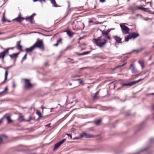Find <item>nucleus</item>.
<instances>
[{
  "label": "nucleus",
  "mask_w": 154,
  "mask_h": 154,
  "mask_svg": "<svg viewBox=\"0 0 154 154\" xmlns=\"http://www.w3.org/2000/svg\"><path fill=\"white\" fill-rule=\"evenodd\" d=\"M93 42L100 47L103 46L107 42L106 39L103 38L102 36L98 37L97 39H93Z\"/></svg>",
  "instance_id": "f257e3e1"
},
{
  "label": "nucleus",
  "mask_w": 154,
  "mask_h": 154,
  "mask_svg": "<svg viewBox=\"0 0 154 154\" xmlns=\"http://www.w3.org/2000/svg\"><path fill=\"white\" fill-rule=\"evenodd\" d=\"M72 25V29L76 31L82 30L84 28V25L83 23L78 22L76 20L73 22Z\"/></svg>",
  "instance_id": "f03ea898"
},
{
  "label": "nucleus",
  "mask_w": 154,
  "mask_h": 154,
  "mask_svg": "<svg viewBox=\"0 0 154 154\" xmlns=\"http://www.w3.org/2000/svg\"><path fill=\"white\" fill-rule=\"evenodd\" d=\"M120 26L123 34H125L129 33L130 29L128 27L125 26L124 23H121L120 24Z\"/></svg>",
  "instance_id": "7ed1b4c3"
},
{
  "label": "nucleus",
  "mask_w": 154,
  "mask_h": 154,
  "mask_svg": "<svg viewBox=\"0 0 154 154\" xmlns=\"http://www.w3.org/2000/svg\"><path fill=\"white\" fill-rule=\"evenodd\" d=\"M35 49L36 48H38L40 49L43 48V45L42 41V40H38L33 45Z\"/></svg>",
  "instance_id": "20e7f679"
},
{
  "label": "nucleus",
  "mask_w": 154,
  "mask_h": 154,
  "mask_svg": "<svg viewBox=\"0 0 154 154\" xmlns=\"http://www.w3.org/2000/svg\"><path fill=\"white\" fill-rule=\"evenodd\" d=\"M144 79V78H143V79H139V80H137V81L132 82H129V83H123V84H122V86H132L133 85H135L136 83H137L141 81Z\"/></svg>",
  "instance_id": "39448f33"
},
{
  "label": "nucleus",
  "mask_w": 154,
  "mask_h": 154,
  "mask_svg": "<svg viewBox=\"0 0 154 154\" xmlns=\"http://www.w3.org/2000/svg\"><path fill=\"white\" fill-rule=\"evenodd\" d=\"M80 136L81 138L83 137H85L86 138H94L95 137L94 135H93L88 134L85 132L81 134L80 135Z\"/></svg>",
  "instance_id": "423d86ee"
},
{
  "label": "nucleus",
  "mask_w": 154,
  "mask_h": 154,
  "mask_svg": "<svg viewBox=\"0 0 154 154\" xmlns=\"http://www.w3.org/2000/svg\"><path fill=\"white\" fill-rule=\"evenodd\" d=\"M24 80L25 82L24 88H29L32 86V85L30 83V80H29L25 79Z\"/></svg>",
  "instance_id": "0eeeda50"
},
{
  "label": "nucleus",
  "mask_w": 154,
  "mask_h": 154,
  "mask_svg": "<svg viewBox=\"0 0 154 154\" xmlns=\"http://www.w3.org/2000/svg\"><path fill=\"white\" fill-rule=\"evenodd\" d=\"M66 140V139H64L56 143L54 146V149H56L59 147Z\"/></svg>",
  "instance_id": "6e6552de"
},
{
  "label": "nucleus",
  "mask_w": 154,
  "mask_h": 154,
  "mask_svg": "<svg viewBox=\"0 0 154 154\" xmlns=\"http://www.w3.org/2000/svg\"><path fill=\"white\" fill-rule=\"evenodd\" d=\"M129 34L131 39L133 38L134 39L139 36V35L138 33L135 32L131 33Z\"/></svg>",
  "instance_id": "1a4fd4ad"
},
{
  "label": "nucleus",
  "mask_w": 154,
  "mask_h": 154,
  "mask_svg": "<svg viewBox=\"0 0 154 154\" xmlns=\"http://www.w3.org/2000/svg\"><path fill=\"white\" fill-rule=\"evenodd\" d=\"M19 54V53H14L12 54L9 55V56L11 57V59H14L17 58L18 57V56Z\"/></svg>",
  "instance_id": "9d476101"
},
{
  "label": "nucleus",
  "mask_w": 154,
  "mask_h": 154,
  "mask_svg": "<svg viewBox=\"0 0 154 154\" xmlns=\"http://www.w3.org/2000/svg\"><path fill=\"white\" fill-rule=\"evenodd\" d=\"M130 69H131L132 72L133 73H136L137 72V71L134 67V65L133 64L131 65L130 67Z\"/></svg>",
  "instance_id": "9b49d317"
},
{
  "label": "nucleus",
  "mask_w": 154,
  "mask_h": 154,
  "mask_svg": "<svg viewBox=\"0 0 154 154\" xmlns=\"http://www.w3.org/2000/svg\"><path fill=\"white\" fill-rule=\"evenodd\" d=\"M114 38L117 43H121L122 42V38L120 37L115 36H114Z\"/></svg>",
  "instance_id": "f8f14e48"
},
{
  "label": "nucleus",
  "mask_w": 154,
  "mask_h": 154,
  "mask_svg": "<svg viewBox=\"0 0 154 154\" xmlns=\"http://www.w3.org/2000/svg\"><path fill=\"white\" fill-rule=\"evenodd\" d=\"M7 55L5 51H4L0 53V59L2 58L3 59L6 55Z\"/></svg>",
  "instance_id": "ddd939ff"
},
{
  "label": "nucleus",
  "mask_w": 154,
  "mask_h": 154,
  "mask_svg": "<svg viewBox=\"0 0 154 154\" xmlns=\"http://www.w3.org/2000/svg\"><path fill=\"white\" fill-rule=\"evenodd\" d=\"M35 49L34 48V45H32V46L31 47L29 48H26V51L28 52H29L30 51H32L33 50H34Z\"/></svg>",
  "instance_id": "4468645a"
},
{
  "label": "nucleus",
  "mask_w": 154,
  "mask_h": 154,
  "mask_svg": "<svg viewBox=\"0 0 154 154\" xmlns=\"http://www.w3.org/2000/svg\"><path fill=\"white\" fill-rule=\"evenodd\" d=\"M20 41L18 42V43L17 45V47L18 49L20 50L21 51H23L22 46L21 45H20Z\"/></svg>",
  "instance_id": "2eb2a0df"
},
{
  "label": "nucleus",
  "mask_w": 154,
  "mask_h": 154,
  "mask_svg": "<svg viewBox=\"0 0 154 154\" xmlns=\"http://www.w3.org/2000/svg\"><path fill=\"white\" fill-rule=\"evenodd\" d=\"M51 3L52 4L53 6L55 7H58V6L55 0H50Z\"/></svg>",
  "instance_id": "dca6fc26"
},
{
  "label": "nucleus",
  "mask_w": 154,
  "mask_h": 154,
  "mask_svg": "<svg viewBox=\"0 0 154 154\" xmlns=\"http://www.w3.org/2000/svg\"><path fill=\"white\" fill-rule=\"evenodd\" d=\"M25 19L26 20L29 21L31 23H33V18L32 16H30L28 17H26Z\"/></svg>",
  "instance_id": "f3484780"
},
{
  "label": "nucleus",
  "mask_w": 154,
  "mask_h": 154,
  "mask_svg": "<svg viewBox=\"0 0 154 154\" xmlns=\"http://www.w3.org/2000/svg\"><path fill=\"white\" fill-rule=\"evenodd\" d=\"M100 31L101 32L102 35L103 36H105L107 34H108V32L109 31H106L105 30H100Z\"/></svg>",
  "instance_id": "a211bd4d"
},
{
  "label": "nucleus",
  "mask_w": 154,
  "mask_h": 154,
  "mask_svg": "<svg viewBox=\"0 0 154 154\" xmlns=\"http://www.w3.org/2000/svg\"><path fill=\"white\" fill-rule=\"evenodd\" d=\"M24 19L25 18H24L19 16L16 18L15 20H16L17 21L20 22L22 20H24Z\"/></svg>",
  "instance_id": "6ab92c4d"
},
{
  "label": "nucleus",
  "mask_w": 154,
  "mask_h": 154,
  "mask_svg": "<svg viewBox=\"0 0 154 154\" xmlns=\"http://www.w3.org/2000/svg\"><path fill=\"white\" fill-rule=\"evenodd\" d=\"M8 75V71L7 70L5 72V80L4 81L2 82V83H3L5 82L7 80V79Z\"/></svg>",
  "instance_id": "aec40b11"
},
{
  "label": "nucleus",
  "mask_w": 154,
  "mask_h": 154,
  "mask_svg": "<svg viewBox=\"0 0 154 154\" xmlns=\"http://www.w3.org/2000/svg\"><path fill=\"white\" fill-rule=\"evenodd\" d=\"M18 120L19 122H22L24 120V119L23 118V116H22L20 115L19 117Z\"/></svg>",
  "instance_id": "412c9836"
},
{
  "label": "nucleus",
  "mask_w": 154,
  "mask_h": 154,
  "mask_svg": "<svg viewBox=\"0 0 154 154\" xmlns=\"http://www.w3.org/2000/svg\"><path fill=\"white\" fill-rule=\"evenodd\" d=\"M14 48V47L9 48L6 49L5 50V51L6 53H7V55H8L9 54V50L10 49H13Z\"/></svg>",
  "instance_id": "4be33fe9"
},
{
  "label": "nucleus",
  "mask_w": 154,
  "mask_h": 154,
  "mask_svg": "<svg viewBox=\"0 0 154 154\" xmlns=\"http://www.w3.org/2000/svg\"><path fill=\"white\" fill-rule=\"evenodd\" d=\"M6 118L8 121V123L12 122L13 121L10 118L9 116L6 117Z\"/></svg>",
  "instance_id": "5701e85b"
},
{
  "label": "nucleus",
  "mask_w": 154,
  "mask_h": 154,
  "mask_svg": "<svg viewBox=\"0 0 154 154\" xmlns=\"http://www.w3.org/2000/svg\"><path fill=\"white\" fill-rule=\"evenodd\" d=\"M99 93V91H97L94 96V99H96L98 97V95Z\"/></svg>",
  "instance_id": "b1692460"
},
{
  "label": "nucleus",
  "mask_w": 154,
  "mask_h": 154,
  "mask_svg": "<svg viewBox=\"0 0 154 154\" xmlns=\"http://www.w3.org/2000/svg\"><path fill=\"white\" fill-rule=\"evenodd\" d=\"M130 39H131L130 36L129 34L127 37H125V42H128V41Z\"/></svg>",
  "instance_id": "393cba45"
},
{
  "label": "nucleus",
  "mask_w": 154,
  "mask_h": 154,
  "mask_svg": "<svg viewBox=\"0 0 154 154\" xmlns=\"http://www.w3.org/2000/svg\"><path fill=\"white\" fill-rule=\"evenodd\" d=\"M105 37L109 40H110L111 38L110 35L109 34L105 35Z\"/></svg>",
  "instance_id": "a878e982"
},
{
  "label": "nucleus",
  "mask_w": 154,
  "mask_h": 154,
  "mask_svg": "<svg viewBox=\"0 0 154 154\" xmlns=\"http://www.w3.org/2000/svg\"><path fill=\"white\" fill-rule=\"evenodd\" d=\"M90 52H91L90 51L85 52H83V53L79 54V55H86V54H89V53H90Z\"/></svg>",
  "instance_id": "bb28decb"
},
{
  "label": "nucleus",
  "mask_w": 154,
  "mask_h": 154,
  "mask_svg": "<svg viewBox=\"0 0 154 154\" xmlns=\"http://www.w3.org/2000/svg\"><path fill=\"white\" fill-rule=\"evenodd\" d=\"M142 50V48H141L140 49H138L137 50H134L132 51V52H136L137 53H138L140 52Z\"/></svg>",
  "instance_id": "cd10ccee"
},
{
  "label": "nucleus",
  "mask_w": 154,
  "mask_h": 154,
  "mask_svg": "<svg viewBox=\"0 0 154 154\" xmlns=\"http://www.w3.org/2000/svg\"><path fill=\"white\" fill-rule=\"evenodd\" d=\"M67 34L69 37H72L73 35V34L71 32L69 31L67 32Z\"/></svg>",
  "instance_id": "c85d7f7f"
},
{
  "label": "nucleus",
  "mask_w": 154,
  "mask_h": 154,
  "mask_svg": "<svg viewBox=\"0 0 154 154\" xmlns=\"http://www.w3.org/2000/svg\"><path fill=\"white\" fill-rule=\"evenodd\" d=\"M101 122V119L98 120L95 122V124L96 125H98L100 122Z\"/></svg>",
  "instance_id": "c756f323"
},
{
  "label": "nucleus",
  "mask_w": 154,
  "mask_h": 154,
  "mask_svg": "<svg viewBox=\"0 0 154 154\" xmlns=\"http://www.w3.org/2000/svg\"><path fill=\"white\" fill-rule=\"evenodd\" d=\"M80 77V75H78L74 74L73 75H72L71 77L73 78H76V77Z\"/></svg>",
  "instance_id": "7c9ffc66"
},
{
  "label": "nucleus",
  "mask_w": 154,
  "mask_h": 154,
  "mask_svg": "<svg viewBox=\"0 0 154 154\" xmlns=\"http://www.w3.org/2000/svg\"><path fill=\"white\" fill-rule=\"evenodd\" d=\"M137 8L138 9H141V10H142L144 11H145L146 10V8H143V7H138V6L137 7Z\"/></svg>",
  "instance_id": "2f4dec72"
},
{
  "label": "nucleus",
  "mask_w": 154,
  "mask_h": 154,
  "mask_svg": "<svg viewBox=\"0 0 154 154\" xmlns=\"http://www.w3.org/2000/svg\"><path fill=\"white\" fill-rule=\"evenodd\" d=\"M78 80L79 81V83L80 84H83V81L81 79H78Z\"/></svg>",
  "instance_id": "473e14b6"
},
{
  "label": "nucleus",
  "mask_w": 154,
  "mask_h": 154,
  "mask_svg": "<svg viewBox=\"0 0 154 154\" xmlns=\"http://www.w3.org/2000/svg\"><path fill=\"white\" fill-rule=\"evenodd\" d=\"M36 114L39 116V117H41L42 116L41 113L39 111H37L36 112Z\"/></svg>",
  "instance_id": "72a5a7b5"
},
{
  "label": "nucleus",
  "mask_w": 154,
  "mask_h": 154,
  "mask_svg": "<svg viewBox=\"0 0 154 154\" xmlns=\"http://www.w3.org/2000/svg\"><path fill=\"white\" fill-rule=\"evenodd\" d=\"M62 39L61 38H59L57 41V42L59 44L61 43Z\"/></svg>",
  "instance_id": "f704fd0d"
},
{
  "label": "nucleus",
  "mask_w": 154,
  "mask_h": 154,
  "mask_svg": "<svg viewBox=\"0 0 154 154\" xmlns=\"http://www.w3.org/2000/svg\"><path fill=\"white\" fill-rule=\"evenodd\" d=\"M7 20L5 18V16L3 15V18H2V21L3 22H5Z\"/></svg>",
  "instance_id": "c9c22d12"
},
{
  "label": "nucleus",
  "mask_w": 154,
  "mask_h": 154,
  "mask_svg": "<svg viewBox=\"0 0 154 154\" xmlns=\"http://www.w3.org/2000/svg\"><path fill=\"white\" fill-rule=\"evenodd\" d=\"M5 117V116H4L2 118L0 119V125L3 122V119H4V118Z\"/></svg>",
  "instance_id": "e433bc0d"
},
{
  "label": "nucleus",
  "mask_w": 154,
  "mask_h": 154,
  "mask_svg": "<svg viewBox=\"0 0 154 154\" xmlns=\"http://www.w3.org/2000/svg\"><path fill=\"white\" fill-rule=\"evenodd\" d=\"M125 64H123V65H120V66H117V67H115V68H114V69H117V68H118V67H121L123 66H124L125 65Z\"/></svg>",
  "instance_id": "4c0bfd02"
},
{
  "label": "nucleus",
  "mask_w": 154,
  "mask_h": 154,
  "mask_svg": "<svg viewBox=\"0 0 154 154\" xmlns=\"http://www.w3.org/2000/svg\"><path fill=\"white\" fill-rule=\"evenodd\" d=\"M4 91H2L0 92V97L3 96L4 95Z\"/></svg>",
  "instance_id": "58836bf2"
},
{
  "label": "nucleus",
  "mask_w": 154,
  "mask_h": 154,
  "mask_svg": "<svg viewBox=\"0 0 154 154\" xmlns=\"http://www.w3.org/2000/svg\"><path fill=\"white\" fill-rule=\"evenodd\" d=\"M27 54H26L22 58V60H24L26 58Z\"/></svg>",
  "instance_id": "ea45409f"
},
{
  "label": "nucleus",
  "mask_w": 154,
  "mask_h": 154,
  "mask_svg": "<svg viewBox=\"0 0 154 154\" xmlns=\"http://www.w3.org/2000/svg\"><path fill=\"white\" fill-rule=\"evenodd\" d=\"M33 1L34 2H36L38 1H40L41 2H42V1H45V0H33Z\"/></svg>",
  "instance_id": "a19ab883"
},
{
  "label": "nucleus",
  "mask_w": 154,
  "mask_h": 154,
  "mask_svg": "<svg viewBox=\"0 0 154 154\" xmlns=\"http://www.w3.org/2000/svg\"><path fill=\"white\" fill-rule=\"evenodd\" d=\"M51 124V123H49V124H48L47 125H45V127H48V128L49 127H50V125Z\"/></svg>",
  "instance_id": "79ce46f5"
},
{
  "label": "nucleus",
  "mask_w": 154,
  "mask_h": 154,
  "mask_svg": "<svg viewBox=\"0 0 154 154\" xmlns=\"http://www.w3.org/2000/svg\"><path fill=\"white\" fill-rule=\"evenodd\" d=\"M16 84L14 82H13V88H15L16 87Z\"/></svg>",
  "instance_id": "37998d69"
},
{
  "label": "nucleus",
  "mask_w": 154,
  "mask_h": 154,
  "mask_svg": "<svg viewBox=\"0 0 154 154\" xmlns=\"http://www.w3.org/2000/svg\"><path fill=\"white\" fill-rule=\"evenodd\" d=\"M66 135H68V136L70 137V138L71 139H72V135L70 134H66Z\"/></svg>",
  "instance_id": "c03bdc74"
},
{
  "label": "nucleus",
  "mask_w": 154,
  "mask_h": 154,
  "mask_svg": "<svg viewBox=\"0 0 154 154\" xmlns=\"http://www.w3.org/2000/svg\"><path fill=\"white\" fill-rule=\"evenodd\" d=\"M7 89H8V87H6L4 90L3 91H4V92L5 91H6L7 90Z\"/></svg>",
  "instance_id": "a18cd8bd"
},
{
  "label": "nucleus",
  "mask_w": 154,
  "mask_h": 154,
  "mask_svg": "<svg viewBox=\"0 0 154 154\" xmlns=\"http://www.w3.org/2000/svg\"><path fill=\"white\" fill-rule=\"evenodd\" d=\"M100 2L102 3L104 2H105V0H100Z\"/></svg>",
  "instance_id": "49530a36"
},
{
  "label": "nucleus",
  "mask_w": 154,
  "mask_h": 154,
  "mask_svg": "<svg viewBox=\"0 0 154 154\" xmlns=\"http://www.w3.org/2000/svg\"><path fill=\"white\" fill-rule=\"evenodd\" d=\"M154 140V139H153V138H151V139H150V141L151 142H152Z\"/></svg>",
  "instance_id": "de8ad7c7"
},
{
  "label": "nucleus",
  "mask_w": 154,
  "mask_h": 154,
  "mask_svg": "<svg viewBox=\"0 0 154 154\" xmlns=\"http://www.w3.org/2000/svg\"><path fill=\"white\" fill-rule=\"evenodd\" d=\"M58 44H59V43H58L57 42V43L56 44H54V46H57L58 45Z\"/></svg>",
  "instance_id": "09e8293b"
},
{
  "label": "nucleus",
  "mask_w": 154,
  "mask_h": 154,
  "mask_svg": "<svg viewBox=\"0 0 154 154\" xmlns=\"http://www.w3.org/2000/svg\"><path fill=\"white\" fill-rule=\"evenodd\" d=\"M85 48V47H84L83 48H82V47H81V50H84Z\"/></svg>",
  "instance_id": "8fccbe9b"
},
{
  "label": "nucleus",
  "mask_w": 154,
  "mask_h": 154,
  "mask_svg": "<svg viewBox=\"0 0 154 154\" xmlns=\"http://www.w3.org/2000/svg\"><path fill=\"white\" fill-rule=\"evenodd\" d=\"M36 15V14L35 13L33 14L31 16H32V17L33 18V17Z\"/></svg>",
  "instance_id": "3c124183"
},
{
  "label": "nucleus",
  "mask_w": 154,
  "mask_h": 154,
  "mask_svg": "<svg viewBox=\"0 0 154 154\" xmlns=\"http://www.w3.org/2000/svg\"><path fill=\"white\" fill-rule=\"evenodd\" d=\"M88 22L89 23H92V22H93V21L92 20H89L88 21Z\"/></svg>",
  "instance_id": "603ef678"
},
{
  "label": "nucleus",
  "mask_w": 154,
  "mask_h": 154,
  "mask_svg": "<svg viewBox=\"0 0 154 154\" xmlns=\"http://www.w3.org/2000/svg\"><path fill=\"white\" fill-rule=\"evenodd\" d=\"M36 32H32L29 33V34H31V33H36Z\"/></svg>",
  "instance_id": "864d4df0"
},
{
  "label": "nucleus",
  "mask_w": 154,
  "mask_h": 154,
  "mask_svg": "<svg viewBox=\"0 0 154 154\" xmlns=\"http://www.w3.org/2000/svg\"><path fill=\"white\" fill-rule=\"evenodd\" d=\"M152 58V57H150V58L149 59V60H151V59Z\"/></svg>",
  "instance_id": "5fc2aeb1"
},
{
  "label": "nucleus",
  "mask_w": 154,
  "mask_h": 154,
  "mask_svg": "<svg viewBox=\"0 0 154 154\" xmlns=\"http://www.w3.org/2000/svg\"><path fill=\"white\" fill-rule=\"evenodd\" d=\"M8 1V0H4V1L5 2H7Z\"/></svg>",
  "instance_id": "6e6d98bb"
},
{
  "label": "nucleus",
  "mask_w": 154,
  "mask_h": 154,
  "mask_svg": "<svg viewBox=\"0 0 154 154\" xmlns=\"http://www.w3.org/2000/svg\"><path fill=\"white\" fill-rule=\"evenodd\" d=\"M53 109V108H51V112H52V109Z\"/></svg>",
  "instance_id": "4d7b16f0"
},
{
  "label": "nucleus",
  "mask_w": 154,
  "mask_h": 154,
  "mask_svg": "<svg viewBox=\"0 0 154 154\" xmlns=\"http://www.w3.org/2000/svg\"><path fill=\"white\" fill-rule=\"evenodd\" d=\"M115 29L114 28H112L110 29L111 30H114Z\"/></svg>",
  "instance_id": "13d9d810"
},
{
  "label": "nucleus",
  "mask_w": 154,
  "mask_h": 154,
  "mask_svg": "<svg viewBox=\"0 0 154 154\" xmlns=\"http://www.w3.org/2000/svg\"><path fill=\"white\" fill-rule=\"evenodd\" d=\"M2 33H2V32H0V34H2Z\"/></svg>",
  "instance_id": "bf43d9fd"
},
{
  "label": "nucleus",
  "mask_w": 154,
  "mask_h": 154,
  "mask_svg": "<svg viewBox=\"0 0 154 154\" xmlns=\"http://www.w3.org/2000/svg\"><path fill=\"white\" fill-rule=\"evenodd\" d=\"M85 68H81V69H85Z\"/></svg>",
  "instance_id": "052dcab7"
},
{
  "label": "nucleus",
  "mask_w": 154,
  "mask_h": 154,
  "mask_svg": "<svg viewBox=\"0 0 154 154\" xmlns=\"http://www.w3.org/2000/svg\"><path fill=\"white\" fill-rule=\"evenodd\" d=\"M152 95H154V93H152Z\"/></svg>",
  "instance_id": "680f3d73"
},
{
  "label": "nucleus",
  "mask_w": 154,
  "mask_h": 154,
  "mask_svg": "<svg viewBox=\"0 0 154 154\" xmlns=\"http://www.w3.org/2000/svg\"><path fill=\"white\" fill-rule=\"evenodd\" d=\"M76 139L75 138H74V139Z\"/></svg>",
  "instance_id": "e2e57ef3"
},
{
  "label": "nucleus",
  "mask_w": 154,
  "mask_h": 154,
  "mask_svg": "<svg viewBox=\"0 0 154 154\" xmlns=\"http://www.w3.org/2000/svg\"><path fill=\"white\" fill-rule=\"evenodd\" d=\"M153 47H154V45L153 46Z\"/></svg>",
  "instance_id": "0e129e2a"
}]
</instances>
